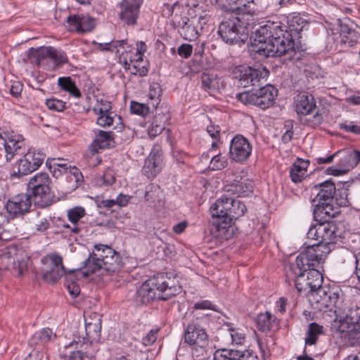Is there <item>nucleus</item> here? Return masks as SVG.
Returning a JSON list of instances; mask_svg holds the SVG:
<instances>
[{
    "instance_id": "nucleus-51",
    "label": "nucleus",
    "mask_w": 360,
    "mask_h": 360,
    "mask_svg": "<svg viewBox=\"0 0 360 360\" xmlns=\"http://www.w3.org/2000/svg\"><path fill=\"white\" fill-rule=\"evenodd\" d=\"M111 108L112 106L110 102L101 98L96 100V103L93 108V110L96 115H99L112 112Z\"/></svg>"
},
{
    "instance_id": "nucleus-31",
    "label": "nucleus",
    "mask_w": 360,
    "mask_h": 360,
    "mask_svg": "<svg viewBox=\"0 0 360 360\" xmlns=\"http://www.w3.org/2000/svg\"><path fill=\"white\" fill-rule=\"evenodd\" d=\"M85 215L86 210L83 207L76 206L68 210L67 217L68 220L72 224V226L69 224H65L64 227L70 229L72 233H79L80 231V227L78 223Z\"/></svg>"
},
{
    "instance_id": "nucleus-59",
    "label": "nucleus",
    "mask_w": 360,
    "mask_h": 360,
    "mask_svg": "<svg viewBox=\"0 0 360 360\" xmlns=\"http://www.w3.org/2000/svg\"><path fill=\"white\" fill-rule=\"evenodd\" d=\"M158 329H152L142 340V342L145 346L153 345L157 340Z\"/></svg>"
},
{
    "instance_id": "nucleus-57",
    "label": "nucleus",
    "mask_w": 360,
    "mask_h": 360,
    "mask_svg": "<svg viewBox=\"0 0 360 360\" xmlns=\"http://www.w3.org/2000/svg\"><path fill=\"white\" fill-rule=\"evenodd\" d=\"M207 132L213 139L212 143V148H214L217 147L218 142L219 141V127L213 125L208 126L207 128Z\"/></svg>"
},
{
    "instance_id": "nucleus-4",
    "label": "nucleus",
    "mask_w": 360,
    "mask_h": 360,
    "mask_svg": "<svg viewBox=\"0 0 360 360\" xmlns=\"http://www.w3.org/2000/svg\"><path fill=\"white\" fill-rule=\"evenodd\" d=\"M341 233L333 222L317 223L311 226L307 232V238L317 240L318 243L309 245L302 250L300 259H307V255L325 259L334 245L341 241Z\"/></svg>"
},
{
    "instance_id": "nucleus-47",
    "label": "nucleus",
    "mask_w": 360,
    "mask_h": 360,
    "mask_svg": "<svg viewBox=\"0 0 360 360\" xmlns=\"http://www.w3.org/2000/svg\"><path fill=\"white\" fill-rule=\"evenodd\" d=\"M202 86L205 89L217 90L219 88V78L214 74L203 73L201 77Z\"/></svg>"
},
{
    "instance_id": "nucleus-36",
    "label": "nucleus",
    "mask_w": 360,
    "mask_h": 360,
    "mask_svg": "<svg viewBox=\"0 0 360 360\" xmlns=\"http://www.w3.org/2000/svg\"><path fill=\"white\" fill-rule=\"evenodd\" d=\"M309 162L302 159H297L290 172L291 179L295 183L300 182L305 176Z\"/></svg>"
},
{
    "instance_id": "nucleus-23",
    "label": "nucleus",
    "mask_w": 360,
    "mask_h": 360,
    "mask_svg": "<svg viewBox=\"0 0 360 360\" xmlns=\"http://www.w3.org/2000/svg\"><path fill=\"white\" fill-rule=\"evenodd\" d=\"M30 196L25 193L17 195L9 200L6 205L7 212L12 217H18L27 212L31 207Z\"/></svg>"
},
{
    "instance_id": "nucleus-62",
    "label": "nucleus",
    "mask_w": 360,
    "mask_h": 360,
    "mask_svg": "<svg viewBox=\"0 0 360 360\" xmlns=\"http://www.w3.org/2000/svg\"><path fill=\"white\" fill-rule=\"evenodd\" d=\"M341 129L345 131L352 132L353 134L360 135V126L354 124L353 122L340 124Z\"/></svg>"
},
{
    "instance_id": "nucleus-27",
    "label": "nucleus",
    "mask_w": 360,
    "mask_h": 360,
    "mask_svg": "<svg viewBox=\"0 0 360 360\" xmlns=\"http://www.w3.org/2000/svg\"><path fill=\"white\" fill-rule=\"evenodd\" d=\"M212 4H219L224 6L228 10L238 14L254 13L255 5L252 1L247 0H210Z\"/></svg>"
},
{
    "instance_id": "nucleus-40",
    "label": "nucleus",
    "mask_w": 360,
    "mask_h": 360,
    "mask_svg": "<svg viewBox=\"0 0 360 360\" xmlns=\"http://www.w3.org/2000/svg\"><path fill=\"white\" fill-rule=\"evenodd\" d=\"M338 332L343 334L342 338L347 345L354 346L360 344V326H352L345 331Z\"/></svg>"
},
{
    "instance_id": "nucleus-28",
    "label": "nucleus",
    "mask_w": 360,
    "mask_h": 360,
    "mask_svg": "<svg viewBox=\"0 0 360 360\" xmlns=\"http://www.w3.org/2000/svg\"><path fill=\"white\" fill-rule=\"evenodd\" d=\"M212 234L219 238L228 240L233 235L234 227L232 221L226 217H213Z\"/></svg>"
},
{
    "instance_id": "nucleus-19",
    "label": "nucleus",
    "mask_w": 360,
    "mask_h": 360,
    "mask_svg": "<svg viewBox=\"0 0 360 360\" xmlns=\"http://www.w3.org/2000/svg\"><path fill=\"white\" fill-rule=\"evenodd\" d=\"M45 155L41 151L29 150L17 162L18 170L13 176L20 177L37 170L44 162Z\"/></svg>"
},
{
    "instance_id": "nucleus-55",
    "label": "nucleus",
    "mask_w": 360,
    "mask_h": 360,
    "mask_svg": "<svg viewBox=\"0 0 360 360\" xmlns=\"http://www.w3.org/2000/svg\"><path fill=\"white\" fill-rule=\"evenodd\" d=\"M46 105L48 108L58 112L63 111L66 106L65 102L56 98H49L46 101Z\"/></svg>"
},
{
    "instance_id": "nucleus-35",
    "label": "nucleus",
    "mask_w": 360,
    "mask_h": 360,
    "mask_svg": "<svg viewBox=\"0 0 360 360\" xmlns=\"http://www.w3.org/2000/svg\"><path fill=\"white\" fill-rule=\"evenodd\" d=\"M278 321L271 313L266 311L258 315L257 325L259 330L266 332L276 328Z\"/></svg>"
},
{
    "instance_id": "nucleus-53",
    "label": "nucleus",
    "mask_w": 360,
    "mask_h": 360,
    "mask_svg": "<svg viewBox=\"0 0 360 360\" xmlns=\"http://www.w3.org/2000/svg\"><path fill=\"white\" fill-rule=\"evenodd\" d=\"M360 162V151L352 150L347 153L345 160V165L349 170L350 168L356 167Z\"/></svg>"
},
{
    "instance_id": "nucleus-1",
    "label": "nucleus",
    "mask_w": 360,
    "mask_h": 360,
    "mask_svg": "<svg viewBox=\"0 0 360 360\" xmlns=\"http://www.w3.org/2000/svg\"><path fill=\"white\" fill-rule=\"evenodd\" d=\"M251 44L253 51L266 57H276L295 53V43L281 22L267 21L252 32Z\"/></svg>"
},
{
    "instance_id": "nucleus-32",
    "label": "nucleus",
    "mask_w": 360,
    "mask_h": 360,
    "mask_svg": "<svg viewBox=\"0 0 360 360\" xmlns=\"http://www.w3.org/2000/svg\"><path fill=\"white\" fill-rule=\"evenodd\" d=\"M223 330H226L229 335V342L232 345H243L245 342L246 335L242 328L235 327L233 323H225Z\"/></svg>"
},
{
    "instance_id": "nucleus-11",
    "label": "nucleus",
    "mask_w": 360,
    "mask_h": 360,
    "mask_svg": "<svg viewBox=\"0 0 360 360\" xmlns=\"http://www.w3.org/2000/svg\"><path fill=\"white\" fill-rule=\"evenodd\" d=\"M276 96L277 90L271 85H266L255 91L238 93L236 98L245 105H254L266 109L274 104Z\"/></svg>"
},
{
    "instance_id": "nucleus-33",
    "label": "nucleus",
    "mask_w": 360,
    "mask_h": 360,
    "mask_svg": "<svg viewBox=\"0 0 360 360\" xmlns=\"http://www.w3.org/2000/svg\"><path fill=\"white\" fill-rule=\"evenodd\" d=\"M86 340L98 341L101 331V319L99 315L94 314V322H86L85 324Z\"/></svg>"
},
{
    "instance_id": "nucleus-49",
    "label": "nucleus",
    "mask_w": 360,
    "mask_h": 360,
    "mask_svg": "<svg viewBox=\"0 0 360 360\" xmlns=\"http://www.w3.org/2000/svg\"><path fill=\"white\" fill-rule=\"evenodd\" d=\"M228 165V161L226 157L222 156L221 154L213 155L210 160L209 167L210 169L220 170L225 168Z\"/></svg>"
},
{
    "instance_id": "nucleus-37",
    "label": "nucleus",
    "mask_w": 360,
    "mask_h": 360,
    "mask_svg": "<svg viewBox=\"0 0 360 360\" xmlns=\"http://www.w3.org/2000/svg\"><path fill=\"white\" fill-rule=\"evenodd\" d=\"M53 337L52 330L49 328L37 331L30 339L29 345L32 347H41L49 342Z\"/></svg>"
},
{
    "instance_id": "nucleus-7",
    "label": "nucleus",
    "mask_w": 360,
    "mask_h": 360,
    "mask_svg": "<svg viewBox=\"0 0 360 360\" xmlns=\"http://www.w3.org/2000/svg\"><path fill=\"white\" fill-rule=\"evenodd\" d=\"M30 264L28 253L22 247L8 246L0 250V268L10 271L12 274L22 276Z\"/></svg>"
},
{
    "instance_id": "nucleus-54",
    "label": "nucleus",
    "mask_w": 360,
    "mask_h": 360,
    "mask_svg": "<svg viewBox=\"0 0 360 360\" xmlns=\"http://www.w3.org/2000/svg\"><path fill=\"white\" fill-rule=\"evenodd\" d=\"M142 63L143 60L132 63L129 68H124V69L129 70L130 73L134 75L144 76L147 74L148 69Z\"/></svg>"
},
{
    "instance_id": "nucleus-14",
    "label": "nucleus",
    "mask_w": 360,
    "mask_h": 360,
    "mask_svg": "<svg viewBox=\"0 0 360 360\" xmlns=\"http://www.w3.org/2000/svg\"><path fill=\"white\" fill-rule=\"evenodd\" d=\"M268 70L262 65L252 68L239 65L233 71L234 77L238 79V84L243 87L257 86L269 76Z\"/></svg>"
},
{
    "instance_id": "nucleus-15",
    "label": "nucleus",
    "mask_w": 360,
    "mask_h": 360,
    "mask_svg": "<svg viewBox=\"0 0 360 360\" xmlns=\"http://www.w3.org/2000/svg\"><path fill=\"white\" fill-rule=\"evenodd\" d=\"M41 274L45 281L55 283L67 274L63 264L61 256L51 253L41 259Z\"/></svg>"
},
{
    "instance_id": "nucleus-41",
    "label": "nucleus",
    "mask_w": 360,
    "mask_h": 360,
    "mask_svg": "<svg viewBox=\"0 0 360 360\" xmlns=\"http://www.w3.org/2000/svg\"><path fill=\"white\" fill-rule=\"evenodd\" d=\"M1 240H10L18 236L20 231L15 224L6 216V221L2 224Z\"/></svg>"
},
{
    "instance_id": "nucleus-12",
    "label": "nucleus",
    "mask_w": 360,
    "mask_h": 360,
    "mask_svg": "<svg viewBox=\"0 0 360 360\" xmlns=\"http://www.w3.org/2000/svg\"><path fill=\"white\" fill-rule=\"evenodd\" d=\"M246 211V206L240 200L225 196L218 199L210 207L212 217H226L236 219L242 217Z\"/></svg>"
},
{
    "instance_id": "nucleus-2",
    "label": "nucleus",
    "mask_w": 360,
    "mask_h": 360,
    "mask_svg": "<svg viewBox=\"0 0 360 360\" xmlns=\"http://www.w3.org/2000/svg\"><path fill=\"white\" fill-rule=\"evenodd\" d=\"M122 266L121 259L117 252L106 245H95L92 253L83 262L80 269L70 270L65 274V286L72 297L80 293V288L75 282L79 277H86L98 271L113 272Z\"/></svg>"
},
{
    "instance_id": "nucleus-30",
    "label": "nucleus",
    "mask_w": 360,
    "mask_h": 360,
    "mask_svg": "<svg viewBox=\"0 0 360 360\" xmlns=\"http://www.w3.org/2000/svg\"><path fill=\"white\" fill-rule=\"evenodd\" d=\"M295 110L302 120V116L309 115L315 110L316 103L311 95L299 94L295 101Z\"/></svg>"
},
{
    "instance_id": "nucleus-50",
    "label": "nucleus",
    "mask_w": 360,
    "mask_h": 360,
    "mask_svg": "<svg viewBox=\"0 0 360 360\" xmlns=\"http://www.w3.org/2000/svg\"><path fill=\"white\" fill-rule=\"evenodd\" d=\"M96 146L99 148H108L110 145L111 138L108 132L100 130L94 141Z\"/></svg>"
},
{
    "instance_id": "nucleus-56",
    "label": "nucleus",
    "mask_w": 360,
    "mask_h": 360,
    "mask_svg": "<svg viewBox=\"0 0 360 360\" xmlns=\"http://www.w3.org/2000/svg\"><path fill=\"white\" fill-rule=\"evenodd\" d=\"M130 110L132 113L141 116L146 115L149 110L146 105L135 101H131Z\"/></svg>"
},
{
    "instance_id": "nucleus-6",
    "label": "nucleus",
    "mask_w": 360,
    "mask_h": 360,
    "mask_svg": "<svg viewBox=\"0 0 360 360\" xmlns=\"http://www.w3.org/2000/svg\"><path fill=\"white\" fill-rule=\"evenodd\" d=\"M231 15L225 18L219 25L218 33L222 40L230 44L244 43L248 39V28L243 21L244 15H253L254 13Z\"/></svg>"
},
{
    "instance_id": "nucleus-42",
    "label": "nucleus",
    "mask_w": 360,
    "mask_h": 360,
    "mask_svg": "<svg viewBox=\"0 0 360 360\" xmlns=\"http://www.w3.org/2000/svg\"><path fill=\"white\" fill-rule=\"evenodd\" d=\"M85 345L86 338L84 337L81 338L74 335L73 340L64 346V349L61 354L63 356L65 359H66L68 358V349H70L71 352H73L75 354L80 349H84Z\"/></svg>"
},
{
    "instance_id": "nucleus-8",
    "label": "nucleus",
    "mask_w": 360,
    "mask_h": 360,
    "mask_svg": "<svg viewBox=\"0 0 360 360\" xmlns=\"http://www.w3.org/2000/svg\"><path fill=\"white\" fill-rule=\"evenodd\" d=\"M99 49L102 51H110L120 54V63L123 68H129L132 63L142 61V57L147 50L146 44L143 41L136 44V48L127 44L125 40L115 41L104 44H99Z\"/></svg>"
},
{
    "instance_id": "nucleus-3",
    "label": "nucleus",
    "mask_w": 360,
    "mask_h": 360,
    "mask_svg": "<svg viewBox=\"0 0 360 360\" xmlns=\"http://www.w3.org/2000/svg\"><path fill=\"white\" fill-rule=\"evenodd\" d=\"M302 252L297 256L295 263L286 267L285 274L289 281L295 283L299 292L316 291L321 288L323 276L314 267L320 264L325 259L314 258L307 255V259H300Z\"/></svg>"
},
{
    "instance_id": "nucleus-22",
    "label": "nucleus",
    "mask_w": 360,
    "mask_h": 360,
    "mask_svg": "<svg viewBox=\"0 0 360 360\" xmlns=\"http://www.w3.org/2000/svg\"><path fill=\"white\" fill-rule=\"evenodd\" d=\"M252 149V145L246 138L236 135L230 143V158L235 162H242L250 156Z\"/></svg>"
},
{
    "instance_id": "nucleus-60",
    "label": "nucleus",
    "mask_w": 360,
    "mask_h": 360,
    "mask_svg": "<svg viewBox=\"0 0 360 360\" xmlns=\"http://www.w3.org/2000/svg\"><path fill=\"white\" fill-rule=\"evenodd\" d=\"M349 169L347 167L344 165L342 167H340L338 165L332 166L327 169V174L335 176H341L346 172H347Z\"/></svg>"
},
{
    "instance_id": "nucleus-5",
    "label": "nucleus",
    "mask_w": 360,
    "mask_h": 360,
    "mask_svg": "<svg viewBox=\"0 0 360 360\" xmlns=\"http://www.w3.org/2000/svg\"><path fill=\"white\" fill-rule=\"evenodd\" d=\"M179 286L165 274H160L146 281L136 292L138 303L147 304L155 299L167 300L179 294Z\"/></svg>"
},
{
    "instance_id": "nucleus-20",
    "label": "nucleus",
    "mask_w": 360,
    "mask_h": 360,
    "mask_svg": "<svg viewBox=\"0 0 360 360\" xmlns=\"http://www.w3.org/2000/svg\"><path fill=\"white\" fill-rule=\"evenodd\" d=\"M0 139L4 141L6 162H11L25 146L22 135L6 128H0Z\"/></svg>"
},
{
    "instance_id": "nucleus-29",
    "label": "nucleus",
    "mask_w": 360,
    "mask_h": 360,
    "mask_svg": "<svg viewBox=\"0 0 360 360\" xmlns=\"http://www.w3.org/2000/svg\"><path fill=\"white\" fill-rule=\"evenodd\" d=\"M68 30L79 33L90 32L94 27V20L88 15H73L67 19Z\"/></svg>"
},
{
    "instance_id": "nucleus-17",
    "label": "nucleus",
    "mask_w": 360,
    "mask_h": 360,
    "mask_svg": "<svg viewBox=\"0 0 360 360\" xmlns=\"http://www.w3.org/2000/svg\"><path fill=\"white\" fill-rule=\"evenodd\" d=\"M184 341L201 354H203L209 345V338L205 330L195 323L188 325L184 334Z\"/></svg>"
},
{
    "instance_id": "nucleus-24",
    "label": "nucleus",
    "mask_w": 360,
    "mask_h": 360,
    "mask_svg": "<svg viewBox=\"0 0 360 360\" xmlns=\"http://www.w3.org/2000/svg\"><path fill=\"white\" fill-rule=\"evenodd\" d=\"M162 167V156L159 147H154L146 159L142 171L148 179L155 177Z\"/></svg>"
},
{
    "instance_id": "nucleus-21",
    "label": "nucleus",
    "mask_w": 360,
    "mask_h": 360,
    "mask_svg": "<svg viewBox=\"0 0 360 360\" xmlns=\"http://www.w3.org/2000/svg\"><path fill=\"white\" fill-rule=\"evenodd\" d=\"M33 63L37 66H44L47 59L53 60L56 66L66 63L68 60L66 53L51 46L41 47L33 53Z\"/></svg>"
},
{
    "instance_id": "nucleus-10",
    "label": "nucleus",
    "mask_w": 360,
    "mask_h": 360,
    "mask_svg": "<svg viewBox=\"0 0 360 360\" xmlns=\"http://www.w3.org/2000/svg\"><path fill=\"white\" fill-rule=\"evenodd\" d=\"M330 315L332 328L337 331H345L352 326H360V307L356 305L348 307L342 301L339 308Z\"/></svg>"
},
{
    "instance_id": "nucleus-39",
    "label": "nucleus",
    "mask_w": 360,
    "mask_h": 360,
    "mask_svg": "<svg viewBox=\"0 0 360 360\" xmlns=\"http://www.w3.org/2000/svg\"><path fill=\"white\" fill-rule=\"evenodd\" d=\"M46 165L53 176L56 178H58L63 174H68L69 166H70L68 162L60 159H53L52 160H47Z\"/></svg>"
},
{
    "instance_id": "nucleus-61",
    "label": "nucleus",
    "mask_w": 360,
    "mask_h": 360,
    "mask_svg": "<svg viewBox=\"0 0 360 360\" xmlns=\"http://www.w3.org/2000/svg\"><path fill=\"white\" fill-rule=\"evenodd\" d=\"M192 52L193 47L191 44H181L178 48V54L184 58H189L191 56Z\"/></svg>"
},
{
    "instance_id": "nucleus-38",
    "label": "nucleus",
    "mask_w": 360,
    "mask_h": 360,
    "mask_svg": "<svg viewBox=\"0 0 360 360\" xmlns=\"http://www.w3.org/2000/svg\"><path fill=\"white\" fill-rule=\"evenodd\" d=\"M58 85L63 91L75 98L81 97V92L75 84V82L70 77H63L58 79Z\"/></svg>"
},
{
    "instance_id": "nucleus-46",
    "label": "nucleus",
    "mask_w": 360,
    "mask_h": 360,
    "mask_svg": "<svg viewBox=\"0 0 360 360\" xmlns=\"http://www.w3.org/2000/svg\"><path fill=\"white\" fill-rule=\"evenodd\" d=\"M97 124L102 127H110L115 122L117 123L121 122V117L117 116L113 112H109L106 114H101L98 115Z\"/></svg>"
},
{
    "instance_id": "nucleus-13",
    "label": "nucleus",
    "mask_w": 360,
    "mask_h": 360,
    "mask_svg": "<svg viewBox=\"0 0 360 360\" xmlns=\"http://www.w3.org/2000/svg\"><path fill=\"white\" fill-rule=\"evenodd\" d=\"M167 13L164 11V15L171 16V22L175 27L180 29V33L184 38L188 41H193L198 38L199 34L197 28L193 24L189 23L188 18L182 17L183 7L174 4L172 6H166Z\"/></svg>"
},
{
    "instance_id": "nucleus-58",
    "label": "nucleus",
    "mask_w": 360,
    "mask_h": 360,
    "mask_svg": "<svg viewBox=\"0 0 360 360\" xmlns=\"http://www.w3.org/2000/svg\"><path fill=\"white\" fill-rule=\"evenodd\" d=\"M84 349H80L74 354L73 352L68 349V358L67 360H91V357L86 354L83 352Z\"/></svg>"
},
{
    "instance_id": "nucleus-44",
    "label": "nucleus",
    "mask_w": 360,
    "mask_h": 360,
    "mask_svg": "<svg viewBox=\"0 0 360 360\" xmlns=\"http://www.w3.org/2000/svg\"><path fill=\"white\" fill-rule=\"evenodd\" d=\"M30 224L34 231L40 232L47 230L50 226L49 221L46 217L40 216L38 212L33 213Z\"/></svg>"
},
{
    "instance_id": "nucleus-25",
    "label": "nucleus",
    "mask_w": 360,
    "mask_h": 360,
    "mask_svg": "<svg viewBox=\"0 0 360 360\" xmlns=\"http://www.w3.org/2000/svg\"><path fill=\"white\" fill-rule=\"evenodd\" d=\"M335 186L333 183L326 181L315 185L311 190V202L312 205L319 201L334 202Z\"/></svg>"
},
{
    "instance_id": "nucleus-64",
    "label": "nucleus",
    "mask_w": 360,
    "mask_h": 360,
    "mask_svg": "<svg viewBox=\"0 0 360 360\" xmlns=\"http://www.w3.org/2000/svg\"><path fill=\"white\" fill-rule=\"evenodd\" d=\"M195 309H212L216 311V306L212 304L208 300H202L201 302H196L194 304Z\"/></svg>"
},
{
    "instance_id": "nucleus-9",
    "label": "nucleus",
    "mask_w": 360,
    "mask_h": 360,
    "mask_svg": "<svg viewBox=\"0 0 360 360\" xmlns=\"http://www.w3.org/2000/svg\"><path fill=\"white\" fill-rule=\"evenodd\" d=\"M310 302L312 307L319 311H323L325 314V319L330 321L332 311L338 309L342 304V299L340 297V293L338 289H330L321 288L316 291L312 292L310 295Z\"/></svg>"
},
{
    "instance_id": "nucleus-18",
    "label": "nucleus",
    "mask_w": 360,
    "mask_h": 360,
    "mask_svg": "<svg viewBox=\"0 0 360 360\" xmlns=\"http://www.w3.org/2000/svg\"><path fill=\"white\" fill-rule=\"evenodd\" d=\"M224 190L229 194L247 196L252 192L253 183L249 179L229 172L226 174Z\"/></svg>"
},
{
    "instance_id": "nucleus-45",
    "label": "nucleus",
    "mask_w": 360,
    "mask_h": 360,
    "mask_svg": "<svg viewBox=\"0 0 360 360\" xmlns=\"http://www.w3.org/2000/svg\"><path fill=\"white\" fill-rule=\"evenodd\" d=\"M162 96V89L160 85L157 82H153L150 84L148 98L150 104L153 108H157L160 102V97Z\"/></svg>"
},
{
    "instance_id": "nucleus-52",
    "label": "nucleus",
    "mask_w": 360,
    "mask_h": 360,
    "mask_svg": "<svg viewBox=\"0 0 360 360\" xmlns=\"http://www.w3.org/2000/svg\"><path fill=\"white\" fill-rule=\"evenodd\" d=\"M115 179L113 171L108 169L96 179V184L99 186H110L115 182Z\"/></svg>"
},
{
    "instance_id": "nucleus-48",
    "label": "nucleus",
    "mask_w": 360,
    "mask_h": 360,
    "mask_svg": "<svg viewBox=\"0 0 360 360\" xmlns=\"http://www.w3.org/2000/svg\"><path fill=\"white\" fill-rule=\"evenodd\" d=\"M333 202L319 201L315 205H312L314 207V212L319 214H325L328 217H334L335 213L333 212Z\"/></svg>"
},
{
    "instance_id": "nucleus-63",
    "label": "nucleus",
    "mask_w": 360,
    "mask_h": 360,
    "mask_svg": "<svg viewBox=\"0 0 360 360\" xmlns=\"http://www.w3.org/2000/svg\"><path fill=\"white\" fill-rule=\"evenodd\" d=\"M65 174L67 175V178L70 180H74L76 183L79 182V178L82 176L79 170L77 167H72L71 165L69 166L68 174Z\"/></svg>"
},
{
    "instance_id": "nucleus-26",
    "label": "nucleus",
    "mask_w": 360,
    "mask_h": 360,
    "mask_svg": "<svg viewBox=\"0 0 360 360\" xmlns=\"http://www.w3.org/2000/svg\"><path fill=\"white\" fill-rule=\"evenodd\" d=\"M143 0H122L120 4V18L127 25H134Z\"/></svg>"
},
{
    "instance_id": "nucleus-16",
    "label": "nucleus",
    "mask_w": 360,
    "mask_h": 360,
    "mask_svg": "<svg viewBox=\"0 0 360 360\" xmlns=\"http://www.w3.org/2000/svg\"><path fill=\"white\" fill-rule=\"evenodd\" d=\"M51 179L48 174L39 172L32 176L27 184L37 202L46 203L50 195Z\"/></svg>"
},
{
    "instance_id": "nucleus-43",
    "label": "nucleus",
    "mask_w": 360,
    "mask_h": 360,
    "mask_svg": "<svg viewBox=\"0 0 360 360\" xmlns=\"http://www.w3.org/2000/svg\"><path fill=\"white\" fill-rule=\"evenodd\" d=\"M323 333V326L316 323H311L308 326L305 344L313 345L316 342L318 337Z\"/></svg>"
},
{
    "instance_id": "nucleus-34",
    "label": "nucleus",
    "mask_w": 360,
    "mask_h": 360,
    "mask_svg": "<svg viewBox=\"0 0 360 360\" xmlns=\"http://www.w3.org/2000/svg\"><path fill=\"white\" fill-rule=\"evenodd\" d=\"M168 119L169 115L167 113H156L148 127V135L150 137H155L160 134L164 130L165 123Z\"/></svg>"
}]
</instances>
